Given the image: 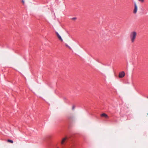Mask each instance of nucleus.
<instances>
[{
  "mask_svg": "<svg viewBox=\"0 0 148 148\" xmlns=\"http://www.w3.org/2000/svg\"><path fill=\"white\" fill-rule=\"evenodd\" d=\"M56 34L57 35V36L58 38V39L61 41H62L63 40H62L61 37V36L57 32H56Z\"/></svg>",
  "mask_w": 148,
  "mask_h": 148,
  "instance_id": "423d86ee",
  "label": "nucleus"
},
{
  "mask_svg": "<svg viewBox=\"0 0 148 148\" xmlns=\"http://www.w3.org/2000/svg\"><path fill=\"white\" fill-rule=\"evenodd\" d=\"M22 2L23 4H24L25 3L24 0H22Z\"/></svg>",
  "mask_w": 148,
  "mask_h": 148,
  "instance_id": "9b49d317",
  "label": "nucleus"
},
{
  "mask_svg": "<svg viewBox=\"0 0 148 148\" xmlns=\"http://www.w3.org/2000/svg\"><path fill=\"white\" fill-rule=\"evenodd\" d=\"M138 1L142 3L144 1V0H138Z\"/></svg>",
  "mask_w": 148,
  "mask_h": 148,
  "instance_id": "6e6552de",
  "label": "nucleus"
},
{
  "mask_svg": "<svg viewBox=\"0 0 148 148\" xmlns=\"http://www.w3.org/2000/svg\"><path fill=\"white\" fill-rule=\"evenodd\" d=\"M65 45L66 47H68V48H69L70 49H71L70 47L67 44H65Z\"/></svg>",
  "mask_w": 148,
  "mask_h": 148,
  "instance_id": "1a4fd4ad",
  "label": "nucleus"
},
{
  "mask_svg": "<svg viewBox=\"0 0 148 148\" xmlns=\"http://www.w3.org/2000/svg\"><path fill=\"white\" fill-rule=\"evenodd\" d=\"M74 106H73V109H74Z\"/></svg>",
  "mask_w": 148,
  "mask_h": 148,
  "instance_id": "f8f14e48",
  "label": "nucleus"
},
{
  "mask_svg": "<svg viewBox=\"0 0 148 148\" xmlns=\"http://www.w3.org/2000/svg\"><path fill=\"white\" fill-rule=\"evenodd\" d=\"M101 117H104L108 119L109 118V116H108L106 114L104 113L101 114Z\"/></svg>",
  "mask_w": 148,
  "mask_h": 148,
  "instance_id": "39448f33",
  "label": "nucleus"
},
{
  "mask_svg": "<svg viewBox=\"0 0 148 148\" xmlns=\"http://www.w3.org/2000/svg\"><path fill=\"white\" fill-rule=\"evenodd\" d=\"M76 19V17H74L72 18V19L73 20H75Z\"/></svg>",
  "mask_w": 148,
  "mask_h": 148,
  "instance_id": "9d476101",
  "label": "nucleus"
},
{
  "mask_svg": "<svg viewBox=\"0 0 148 148\" xmlns=\"http://www.w3.org/2000/svg\"><path fill=\"white\" fill-rule=\"evenodd\" d=\"M125 72L124 71H122L119 73V78H122L125 76Z\"/></svg>",
  "mask_w": 148,
  "mask_h": 148,
  "instance_id": "7ed1b4c3",
  "label": "nucleus"
},
{
  "mask_svg": "<svg viewBox=\"0 0 148 148\" xmlns=\"http://www.w3.org/2000/svg\"><path fill=\"white\" fill-rule=\"evenodd\" d=\"M137 33L135 31L132 32L130 33V37L132 43H134V42Z\"/></svg>",
  "mask_w": 148,
  "mask_h": 148,
  "instance_id": "f257e3e1",
  "label": "nucleus"
},
{
  "mask_svg": "<svg viewBox=\"0 0 148 148\" xmlns=\"http://www.w3.org/2000/svg\"><path fill=\"white\" fill-rule=\"evenodd\" d=\"M147 98L148 99V97H147Z\"/></svg>",
  "mask_w": 148,
  "mask_h": 148,
  "instance_id": "ddd939ff",
  "label": "nucleus"
},
{
  "mask_svg": "<svg viewBox=\"0 0 148 148\" xmlns=\"http://www.w3.org/2000/svg\"><path fill=\"white\" fill-rule=\"evenodd\" d=\"M138 10V7L136 3L134 4V8L133 11V13L135 14H136Z\"/></svg>",
  "mask_w": 148,
  "mask_h": 148,
  "instance_id": "20e7f679",
  "label": "nucleus"
},
{
  "mask_svg": "<svg viewBox=\"0 0 148 148\" xmlns=\"http://www.w3.org/2000/svg\"><path fill=\"white\" fill-rule=\"evenodd\" d=\"M7 142L9 143H13V140L9 139L7 140Z\"/></svg>",
  "mask_w": 148,
  "mask_h": 148,
  "instance_id": "0eeeda50",
  "label": "nucleus"
},
{
  "mask_svg": "<svg viewBox=\"0 0 148 148\" xmlns=\"http://www.w3.org/2000/svg\"><path fill=\"white\" fill-rule=\"evenodd\" d=\"M67 137L62 138L60 142V145L62 146L64 145L67 142Z\"/></svg>",
  "mask_w": 148,
  "mask_h": 148,
  "instance_id": "f03ea898",
  "label": "nucleus"
}]
</instances>
